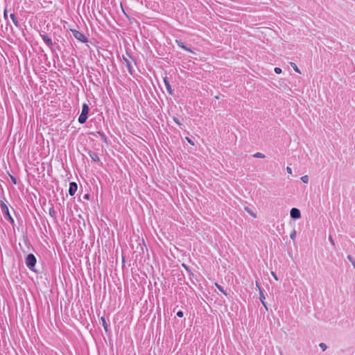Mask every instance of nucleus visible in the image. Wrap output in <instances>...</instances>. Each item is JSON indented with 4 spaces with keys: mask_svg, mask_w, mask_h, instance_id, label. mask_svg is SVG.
Segmentation results:
<instances>
[{
    "mask_svg": "<svg viewBox=\"0 0 355 355\" xmlns=\"http://www.w3.org/2000/svg\"><path fill=\"white\" fill-rule=\"evenodd\" d=\"M256 285H257V286L258 287V288L259 290V294H260V297L259 298H260V300H261V303H263V302L265 301L266 297H265V296H264V295L263 293V291H262L261 288H260V286L259 285V283L257 282H256Z\"/></svg>",
    "mask_w": 355,
    "mask_h": 355,
    "instance_id": "f8f14e48",
    "label": "nucleus"
},
{
    "mask_svg": "<svg viewBox=\"0 0 355 355\" xmlns=\"http://www.w3.org/2000/svg\"><path fill=\"white\" fill-rule=\"evenodd\" d=\"M0 208L1 210L4 215V218L8 220L11 224L14 223V219L11 216L9 209L6 204L3 201H0Z\"/></svg>",
    "mask_w": 355,
    "mask_h": 355,
    "instance_id": "f257e3e1",
    "label": "nucleus"
},
{
    "mask_svg": "<svg viewBox=\"0 0 355 355\" xmlns=\"http://www.w3.org/2000/svg\"><path fill=\"white\" fill-rule=\"evenodd\" d=\"M329 241L332 244V245H335L334 241L331 235L329 236Z\"/></svg>",
    "mask_w": 355,
    "mask_h": 355,
    "instance_id": "393cba45",
    "label": "nucleus"
},
{
    "mask_svg": "<svg viewBox=\"0 0 355 355\" xmlns=\"http://www.w3.org/2000/svg\"><path fill=\"white\" fill-rule=\"evenodd\" d=\"M77 189H78L77 184L74 182H70L69 188V194L71 196H73L75 195L76 192L77 191Z\"/></svg>",
    "mask_w": 355,
    "mask_h": 355,
    "instance_id": "423d86ee",
    "label": "nucleus"
},
{
    "mask_svg": "<svg viewBox=\"0 0 355 355\" xmlns=\"http://www.w3.org/2000/svg\"><path fill=\"white\" fill-rule=\"evenodd\" d=\"M175 42L177 43V44L178 45L179 47H180L181 49L187 51H189V52H191V53H193L192 50L190 49V48H188L187 46H186L183 42H182L181 40H175Z\"/></svg>",
    "mask_w": 355,
    "mask_h": 355,
    "instance_id": "1a4fd4ad",
    "label": "nucleus"
},
{
    "mask_svg": "<svg viewBox=\"0 0 355 355\" xmlns=\"http://www.w3.org/2000/svg\"><path fill=\"white\" fill-rule=\"evenodd\" d=\"M347 259L349 260V261L352 263L353 266L355 268V261H354V259L352 257V256L348 255V256H347Z\"/></svg>",
    "mask_w": 355,
    "mask_h": 355,
    "instance_id": "6ab92c4d",
    "label": "nucleus"
},
{
    "mask_svg": "<svg viewBox=\"0 0 355 355\" xmlns=\"http://www.w3.org/2000/svg\"><path fill=\"white\" fill-rule=\"evenodd\" d=\"M174 121L179 125H182L177 118H174Z\"/></svg>",
    "mask_w": 355,
    "mask_h": 355,
    "instance_id": "c85d7f7f",
    "label": "nucleus"
},
{
    "mask_svg": "<svg viewBox=\"0 0 355 355\" xmlns=\"http://www.w3.org/2000/svg\"><path fill=\"white\" fill-rule=\"evenodd\" d=\"M251 216H252L254 218H256V215L254 214L253 213H250Z\"/></svg>",
    "mask_w": 355,
    "mask_h": 355,
    "instance_id": "72a5a7b5",
    "label": "nucleus"
},
{
    "mask_svg": "<svg viewBox=\"0 0 355 355\" xmlns=\"http://www.w3.org/2000/svg\"><path fill=\"white\" fill-rule=\"evenodd\" d=\"M271 274L276 280H278V278L274 272H271Z\"/></svg>",
    "mask_w": 355,
    "mask_h": 355,
    "instance_id": "c756f323",
    "label": "nucleus"
},
{
    "mask_svg": "<svg viewBox=\"0 0 355 355\" xmlns=\"http://www.w3.org/2000/svg\"><path fill=\"white\" fill-rule=\"evenodd\" d=\"M290 214L291 217L293 219H299L301 217L300 211L297 208H292Z\"/></svg>",
    "mask_w": 355,
    "mask_h": 355,
    "instance_id": "39448f33",
    "label": "nucleus"
},
{
    "mask_svg": "<svg viewBox=\"0 0 355 355\" xmlns=\"http://www.w3.org/2000/svg\"><path fill=\"white\" fill-rule=\"evenodd\" d=\"M123 60L126 64V67L128 68L129 71H130L131 64L130 62L127 59L123 58Z\"/></svg>",
    "mask_w": 355,
    "mask_h": 355,
    "instance_id": "f3484780",
    "label": "nucleus"
},
{
    "mask_svg": "<svg viewBox=\"0 0 355 355\" xmlns=\"http://www.w3.org/2000/svg\"><path fill=\"white\" fill-rule=\"evenodd\" d=\"M253 157L257 158H264L265 155L261 153H256L253 155Z\"/></svg>",
    "mask_w": 355,
    "mask_h": 355,
    "instance_id": "2eb2a0df",
    "label": "nucleus"
},
{
    "mask_svg": "<svg viewBox=\"0 0 355 355\" xmlns=\"http://www.w3.org/2000/svg\"><path fill=\"white\" fill-rule=\"evenodd\" d=\"M88 154L89 155L90 158L92 159V161H94L95 162H100V158L95 152L89 151Z\"/></svg>",
    "mask_w": 355,
    "mask_h": 355,
    "instance_id": "9d476101",
    "label": "nucleus"
},
{
    "mask_svg": "<svg viewBox=\"0 0 355 355\" xmlns=\"http://www.w3.org/2000/svg\"><path fill=\"white\" fill-rule=\"evenodd\" d=\"M10 178H11V180H12V182H13L15 184H17V180H16V178H15V177H13V176H10Z\"/></svg>",
    "mask_w": 355,
    "mask_h": 355,
    "instance_id": "cd10ccee",
    "label": "nucleus"
},
{
    "mask_svg": "<svg viewBox=\"0 0 355 355\" xmlns=\"http://www.w3.org/2000/svg\"><path fill=\"white\" fill-rule=\"evenodd\" d=\"M286 171L288 172V173L292 174V168L290 166L286 167Z\"/></svg>",
    "mask_w": 355,
    "mask_h": 355,
    "instance_id": "bb28decb",
    "label": "nucleus"
},
{
    "mask_svg": "<svg viewBox=\"0 0 355 355\" xmlns=\"http://www.w3.org/2000/svg\"><path fill=\"white\" fill-rule=\"evenodd\" d=\"M98 133L102 136V137L105 138V140L106 139V137L105 136L104 134H101V132H98Z\"/></svg>",
    "mask_w": 355,
    "mask_h": 355,
    "instance_id": "473e14b6",
    "label": "nucleus"
},
{
    "mask_svg": "<svg viewBox=\"0 0 355 355\" xmlns=\"http://www.w3.org/2000/svg\"><path fill=\"white\" fill-rule=\"evenodd\" d=\"M89 111V105L87 103H83V106H82L81 114L78 117V122L80 124H83L86 122L87 117H88Z\"/></svg>",
    "mask_w": 355,
    "mask_h": 355,
    "instance_id": "f03ea898",
    "label": "nucleus"
},
{
    "mask_svg": "<svg viewBox=\"0 0 355 355\" xmlns=\"http://www.w3.org/2000/svg\"><path fill=\"white\" fill-rule=\"evenodd\" d=\"M262 304L264 306V307L266 308V309H268V308H267V306H266V304L265 301L263 302V303H262Z\"/></svg>",
    "mask_w": 355,
    "mask_h": 355,
    "instance_id": "2f4dec72",
    "label": "nucleus"
},
{
    "mask_svg": "<svg viewBox=\"0 0 355 355\" xmlns=\"http://www.w3.org/2000/svg\"><path fill=\"white\" fill-rule=\"evenodd\" d=\"M291 66L293 67V69H294L296 72H297V73H301V72H300V71L299 70V69L297 68V65H296L295 63L291 62Z\"/></svg>",
    "mask_w": 355,
    "mask_h": 355,
    "instance_id": "a211bd4d",
    "label": "nucleus"
},
{
    "mask_svg": "<svg viewBox=\"0 0 355 355\" xmlns=\"http://www.w3.org/2000/svg\"><path fill=\"white\" fill-rule=\"evenodd\" d=\"M71 31H72L73 37L76 40H78L80 42H83V43H86L88 42L87 38L85 37V35L83 33H81L77 30H72Z\"/></svg>",
    "mask_w": 355,
    "mask_h": 355,
    "instance_id": "20e7f679",
    "label": "nucleus"
},
{
    "mask_svg": "<svg viewBox=\"0 0 355 355\" xmlns=\"http://www.w3.org/2000/svg\"><path fill=\"white\" fill-rule=\"evenodd\" d=\"M88 198H89V195H88V194H86V195L85 196V198L88 199Z\"/></svg>",
    "mask_w": 355,
    "mask_h": 355,
    "instance_id": "f704fd0d",
    "label": "nucleus"
},
{
    "mask_svg": "<svg viewBox=\"0 0 355 355\" xmlns=\"http://www.w3.org/2000/svg\"><path fill=\"white\" fill-rule=\"evenodd\" d=\"M25 263L27 266V268L32 270L35 271V266L37 263L36 257L33 254H28L25 259Z\"/></svg>",
    "mask_w": 355,
    "mask_h": 355,
    "instance_id": "7ed1b4c3",
    "label": "nucleus"
},
{
    "mask_svg": "<svg viewBox=\"0 0 355 355\" xmlns=\"http://www.w3.org/2000/svg\"><path fill=\"white\" fill-rule=\"evenodd\" d=\"M290 237L291 239L294 240L296 237V231L295 230H293L291 234H290Z\"/></svg>",
    "mask_w": 355,
    "mask_h": 355,
    "instance_id": "aec40b11",
    "label": "nucleus"
},
{
    "mask_svg": "<svg viewBox=\"0 0 355 355\" xmlns=\"http://www.w3.org/2000/svg\"><path fill=\"white\" fill-rule=\"evenodd\" d=\"M184 315V313L182 311H179L177 312V316L179 318H182Z\"/></svg>",
    "mask_w": 355,
    "mask_h": 355,
    "instance_id": "5701e85b",
    "label": "nucleus"
},
{
    "mask_svg": "<svg viewBox=\"0 0 355 355\" xmlns=\"http://www.w3.org/2000/svg\"><path fill=\"white\" fill-rule=\"evenodd\" d=\"M164 85H165V87H166V89L167 92L170 94H173V90H172L170 82H169V80H168L167 77L164 78Z\"/></svg>",
    "mask_w": 355,
    "mask_h": 355,
    "instance_id": "6e6552de",
    "label": "nucleus"
},
{
    "mask_svg": "<svg viewBox=\"0 0 355 355\" xmlns=\"http://www.w3.org/2000/svg\"><path fill=\"white\" fill-rule=\"evenodd\" d=\"M216 286L221 293H223L225 295H227L226 292L220 285H219L218 284H216Z\"/></svg>",
    "mask_w": 355,
    "mask_h": 355,
    "instance_id": "dca6fc26",
    "label": "nucleus"
},
{
    "mask_svg": "<svg viewBox=\"0 0 355 355\" xmlns=\"http://www.w3.org/2000/svg\"><path fill=\"white\" fill-rule=\"evenodd\" d=\"M187 141H189V143H190L191 144L193 145L194 144L193 143V141L188 137H187Z\"/></svg>",
    "mask_w": 355,
    "mask_h": 355,
    "instance_id": "7c9ffc66",
    "label": "nucleus"
},
{
    "mask_svg": "<svg viewBox=\"0 0 355 355\" xmlns=\"http://www.w3.org/2000/svg\"><path fill=\"white\" fill-rule=\"evenodd\" d=\"M101 322H102V325H103L104 329L105 330V331H107L108 326L107 324L106 320L104 317L101 318Z\"/></svg>",
    "mask_w": 355,
    "mask_h": 355,
    "instance_id": "ddd939ff",
    "label": "nucleus"
},
{
    "mask_svg": "<svg viewBox=\"0 0 355 355\" xmlns=\"http://www.w3.org/2000/svg\"><path fill=\"white\" fill-rule=\"evenodd\" d=\"M3 17L6 20H8V12L6 9L4 10Z\"/></svg>",
    "mask_w": 355,
    "mask_h": 355,
    "instance_id": "a878e982",
    "label": "nucleus"
},
{
    "mask_svg": "<svg viewBox=\"0 0 355 355\" xmlns=\"http://www.w3.org/2000/svg\"><path fill=\"white\" fill-rule=\"evenodd\" d=\"M274 71L277 74H279L282 73V69L279 67H275Z\"/></svg>",
    "mask_w": 355,
    "mask_h": 355,
    "instance_id": "4be33fe9",
    "label": "nucleus"
},
{
    "mask_svg": "<svg viewBox=\"0 0 355 355\" xmlns=\"http://www.w3.org/2000/svg\"><path fill=\"white\" fill-rule=\"evenodd\" d=\"M301 180L307 184L309 181V178L307 175H303L301 177Z\"/></svg>",
    "mask_w": 355,
    "mask_h": 355,
    "instance_id": "4468645a",
    "label": "nucleus"
},
{
    "mask_svg": "<svg viewBox=\"0 0 355 355\" xmlns=\"http://www.w3.org/2000/svg\"><path fill=\"white\" fill-rule=\"evenodd\" d=\"M41 37H42V40L44 41V42L48 46L51 47L53 46L52 40L46 34L41 35Z\"/></svg>",
    "mask_w": 355,
    "mask_h": 355,
    "instance_id": "0eeeda50",
    "label": "nucleus"
},
{
    "mask_svg": "<svg viewBox=\"0 0 355 355\" xmlns=\"http://www.w3.org/2000/svg\"><path fill=\"white\" fill-rule=\"evenodd\" d=\"M320 348H322V349L323 351H324L327 349V345L324 343H321L320 344Z\"/></svg>",
    "mask_w": 355,
    "mask_h": 355,
    "instance_id": "b1692460",
    "label": "nucleus"
},
{
    "mask_svg": "<svg viewBox=\"0 0 355 355\" xmlns=\"http://www.w3.org/2000/svg\"><path fill=\"white\" fill-rule=\"evenodd\" d=\"M10 19H12L13 24L16 27H19V23L18 21L17 18L16 17L14 13L10 14Z\"/></svg>",
    "mask_w": 355,
    "mask_h": 355,
    "instance_id": "9b49d317",
    "label": "nucleus"
},
{
    "mask_svg": "<svg viewBox=\"0 0 355 355\" xmlns=\"http://www.w3.org/2000/svg\"><path fill=\"white\" fill-rule=\"evenodd\" d=\"M49 214L53 217L55 214V211L54 210V209L53 207L50 208L49 209Z\"/></svg>",
    "mask_w": 355,
    "mask_h": 355,
    "instance_id": "412c9836",
    "label": "nucleus"
}]
</instances>
